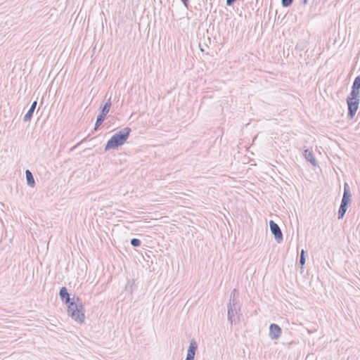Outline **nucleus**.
<instances>
[{"instance_id":"f257e3e1","label":"nucleus","mask_w":360,"mask_h":360,"mask_svg":"<svg viewBox=\"0 0 360 360\" xmlns=\"http://www.w3.org/2000/svg\"><path fill=\"white\" fill-rule=\"evenodd\" d=\"M360 76H357L352 84V91L347 98L348 117L352 118L356 112L359 105Z\"/></svg>"},{"instance_id":"f03ea898","label":"nucleus","mask_w":360,"mask_h":360,"mask_svg":"<svg viewBox=\"0 0 360 360\" xmlns=\"http://www.w3.org/2000/svg\"><path fill=\"white\" fill-rule=\"evenodd\" d=\"M131 131L129 127H125L114 134L107 141L105 150L108 151L110 149H116L119 146H122L129 138Z\"/></svg>"},{"instance_id":"7ed1b4c3","label":"nucleus","mask_w":360,"mask_h":360,"mask_svg":"<svg viewBox=\"0 0 360 360\" xmlns=\"http://www.w3.org/2000/svg\"><path fill=\"white\" fill-rule=\"evenodd\" d=\"M236 294V290L234 289L231 293L228 304V320L231 324H236L239 321V312L240 311L239 300Z\"/></svg>"},{"instance_id":"20e7f679","label":"nucleus","mask_w":360,"mask_h":360,"mask_svg":"<svg viewBox=\"0 0 360 360\" xmlns=\"http://www.w3.org/2000/svg\"><path fill=\"white\" fill-rule=\"evenodd\" d=\"M72 302L68 305V314L72 319L82 323L84 320V314L83 312V305L80 299L77 297H73Z\"/></svg>"},{"instance_id":"39448f33","label":"nucleus","mask_w":360,"mask_h":360,"mask_svg":"<svg viewBox=\"0 0 360 360\" xmlns=\"http://www.w3.org/2000/svg\"><path fill=\"white\" fill-rule=\"evenodd\" d=\"M269 227L271 232L274 235L275 240L277 241V243H280L281 242H282L283 240V237L279 226L275 221L271 220L269 221Z\"/></svg>"},{"instance_id":"423d86ee","label":"nucleus","mask_w":360,"mask_h":360,"mask_svg":"<svg viewBox=\"0 0 360 360\" xmlns=\"http://www.w3.org/2000/svg\"><path fill=\"white\" fill-rule=\"evenodd\" d=\"M352 194L350 192L349 186L347 183L344 184V193L341 200L340 205L344 207H348L351 201Z\"/></svg>"},{"instance_id":"0eeeda50","label":"nucleus","mask_w":360,"mask_h":360,"mask_svg":"<svg viewBox=\"0 0 360 360\" xmlns=\"http://www.w3.org/2000/svg\"><path fill=\"white\" fill-rule=\"evenodd\" d=\"M281 334V327L276 324L271 323L269 326V337L271 340H277Z\"/></svg>"},{"instance_id":"6e6552de","label":"nucleus","mask_w":360,"mask_h":360,"mask_svg":"<svg viewBox=\"0 0 360 360\" xmlns=\"http://www.w3.org/2000/svg\"><path fill=\"white\" fill-rule=\"evenodd\" d=\"M198 348V345L194 340H191L188 349L187 350V355L186 360H194L195 352Z\"/></svg>"},{"instance_id":"1a4fd4ad","label":"nucleus","mask_w":360,"mask_h":360,"mask_svg":"<svg viewBox=\"0 0 360 360\" xmlns=\"http://www.w3.org/2000/svg\"><path fill=\"white\" fill-rule=\"evenodd\" d=\"M59 295L63 301L65 302V304H69L70 301V294L68 292V290L65 287H62L59 292Z\"/></svg>"},{"instance_id":"9d476101","label":"nucleus","mask_w":360,"mask_h":360,"mask_svg":"<svg viewBox=\"0 0 360 360\" xmlns=\"http://www.w3.org/2000/svg\"><path fill=\"white\" fill-rule=\"evenodd\" d=\"M37 104V102L36 101L32 103L29 110L27 111V112L25 115V116L23 117L24 122H28L32 119V117L33 116V113L35 110Z\"/></svg>"},{"instance_id":"9b49d317","label":"nucleus","mask_w":360,"mask_h":360,"mask_svg":"<svg viewBox=\"0 0 360 360\" xmlns=\"http://www.w3.org/2000/svg\"><path fill=\"white\" fill-rule=\"evenodd\" d=\"M304 156L305 159L309 161L312 165L316 166V159L314 157V155L311 150L309 149H306L304 151Z\"/></svg>"},{"instance_id":"f8f14e48","label":"nucleus","mask_w":360,"mask_h":360,"mask_svg":"<svg viewBox=\"0 0 360 360\" xmlns=\"http://www.w3.org/2000/svg\"><path fill=\"white\" fill-rule=\"evenodd\" d=\"M25 176L27 185L30 187H34L35 185V181L32 173L29 169H27L25 171Z\"/></svg>"},{"instance_id":"ddd939ff","label":"nucleus","mask_w":360,"mask_h":360,"mask_svg":"<svg viewBox=\"0 0 360 360\" xmlns=\"http://www.w3.org/2000/svg\"><path fill=\"white\" fill-rule=\"evenodd\" d=\"M110 106H111V101H110V98H109V99L108 100V101L103 105V106L102 107V109H101V114H103L104 115H107V114L110 111Z\"/></svg>"},{"instance_id":"4468645a","label":"nucleus","mask_w":360,"mask_h":360,"mask_svg":"<svg viewBox=\"0 0 360 360\" xmlns=\"http://www.w3.org/2000/svg\"><path fill=\"white\" fill-rule=\"evenodd\" d=\"M105 117L106 116L104 115L103 114H101V112L99 113V115H98V117L96 118V124H95V129H96L103 122Z\"/></svg>"},{"instance_id":"2eb2a0df","label":"nucleus","mask_w":360,"mask_h":360,"mask_svg":"<svg viewBox=\"0 0 360 360\" xmlns=\"http://www.w3.org/2000/svg\"><path fill=\"white\" fill-rule=\"evenodd\" d=\"M347 210V207H344V206H341L340 205V207H339V210H338V218L339 219H342L344 217Z\"/></svg>"},{"instance_id":"dca6fc26","label":"nucleus","mask_w":360,"mask_h":360,"mask_svg":"<svg viewBox=\"0 0 360 360\" xmlns=\"http://www.w3.org/2000/svg\"><path fill=\"white\" fill-rule=\"evenodd\" d=\"M306 252L304 250H301L300 255V261L299 264L302 267L306 262V257H305Z\"/></svg>"},{"instance_id":"f3484780","label":"nucleus","mask_w":360,"mask_h":360,"mask_svg":"<svg viewBox=\"0 0 360 360\" xmlns=\"http://www.w3.org/2000/svg\"><path fill=\"white\" fill-rule=\"evenodd\" d=\"M130 243L131 245L133 246V247H139L141 244V242L139 239L138 238H132L130 241Z\"/></svg>"},{"instance_id":"a211bd4d","label":"nucleus","mask_w":360,"mask_h":360,"mask_svg":"<svg viewBox=\"0 0 360 360\" xmlns=\"http://www.w3.org/2000/svg\"><path fill=\"white\" fill-rule=\"evenodd\" d=\"M293 0H281V4L283 7H288L292 4Z\"/></svg>"},{"instance_id":"6ab92c4d","label":"nucleus","mask_w":360,"mask_h":360,"mask_svg":"<svg viewBox=\"0 0 360 360\" xmlns=\"http://www.w3.org/2000/svg\"><path fill=\"white\" fill-rule=\"evenodd\" d=\"M182 4H184V6L186 7V8H188V5H189V2H188V0H181Z\"/></svg>"},{"instance_id":"aec40b11","label":"nucleus","mask_w":360,"mask_h":360,"mask_svg":"<svg viewBox=\"0 0 360 360\" xmlns=\"http://www.w3.org/2000/svg\"><path fill=\"white\" fill-rule=\"evenodd\" d=\"M235 1H236V0H226V4L227 6H231L234 4Z\"/></svg>"}]
</instances>
